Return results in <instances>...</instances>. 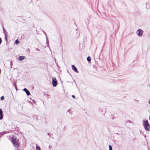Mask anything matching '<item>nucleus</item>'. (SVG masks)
Instances as JSON below:
<instances>
[{
    "instance_id": "16",
    "label": "nucleus",
    "mask_w": 150,
    "mask_h": 150,
    "mask_svg": "<svg viewBox=\"0 0 150 150\" xmlns=\"http://www.w3.org/2000/svg\"><path fill=\"white\" fill-rule=\"evenodd\" d=\"M4 98V96H2L1 97V100H3Z\"/></svg>"
},
{
    "instance_id": "8",
    "label": "nucleus",
    "mask_w": 150,
    "mask_h": 150,
    "mask_svg": "<svg viewBox=\"0 0 150 150\" xmlns=\"http://www.w3.org/2000/svg\"><path fill=\"white\" fill-rule=\"evenodd\" d=\"M72 70L76 72H78V71H77V69L76 67L74 66V65H72Z\"/></svg>"
},
{
    "instance_id": "21",
    "label": "nucleus",
    "mask_w": 150,
    "mask_h": 150,
    "mask_svg": "<svg viewBox=\"0 0 150 150\" xmlns=\"http://www.w3.org/2000/svg\"><path fill=\"white\" fill-rule=\"evenodd\" d=\"M10 63H11V65H12V63L11 62H10Z\"/></svg>"
},
{
    "instance_id": "22",
    "label": "nucleus",
    "mask_w": 150,
    "mask_h": 150,
    "mask_svg": "<svg viewBox=\"0 0 150 150\" xmlns=\"http://www.w3.org/2000/svg\"><path fill=\"white\" fill-rule=\"evenodd\" d=\"M47 134L48 135H49V133H47Z\"/></svg>"
},
{
    "instance_id": "18",
    "label": "nucleus",
    "mask_w": 150,
    "mask_h": 150,
    "mask_svg": "<svg viewBox=\"0 0 150 150\" xmlns=\"http://www.w3.org/2000/svg\"><path fill=\"white\" fill-rule=\"evenodd\" d=\"M72 97H73V98H75V96L74 95H72Z\"/></svg>"
},
{
    "instance_id": "17",
    "label": "nucleus",
    "mask_w": 150,
    "mask_h": 150,
    "mask_svg": "<svg viewBox=\"0 0 150 150\" xmlns=\"http://www.w3.org/2000/svg\"><path fill=\"white\" fill-rule=\"evenodd\" d=\"M1 42H2L1 39V38H0V44H1Z\"/></svg>"
},
{
    "instance_id": "7",
    "label": "nucleus",
    "mask_w": 150,
    "mask_h": 150,
    "mask_svg": "<svg viewBox=\"0 0 150 150\" xmlns=\"http://www.w3.org/2000/svg\"><path fill=\"white\" fill-rule=\"evenodd\" d=\"M25 57L24 56H19L18 58V59L20 61H22L24 59Z\"/></svg>"
},
{
    "instance_id": "26",
    "label": "nucleus",
    "mask_w": 150,
    "mask_h": 150,
    "mask_svg": "<svg viewBox=\"0 0 150 150\" xmlns=\"http://www.w3.org/2000/svg\"><path fill=\"white\" fill-rule=\"evenodd\" d=\"M15 88H16H16H17V87Z\"/></svg>"
},
{
    "instance_id": "11",
    "label": "nucleus",
    "mask_w": 150,
    "mask_h": 150,
    "mask_svg": "<svg viewBox=\"0 0 150 150\" xmlns=\"http://www.w3.org/2000/svg\"><path fill=\"white\" fill-rule=\"evenodd\" d=\"M46 40H47V46L48 47H49V42L48 40L47 37V38H46Z\"/></svg>"
},
{
    "instance_id": "23",
    "label": "nucleus",
    "mask_w": 150,
    "mask_h": 150,
    "mask_svg": "<svg viewBox=\"0 0 150 150\" xmlns=\"http://www.w3.org/2000/svg\"><path fill=\"white\" fill-rule=\"evenodd\" d=\"M149 119L150 120V115L149 117Z\"/></svg>"
},
{
    "instance_id": "3",
    "label": "nucleus",
    "mask_w": 150,
    "mask_h": 150,
    "mask_svg": "<svg viewBox=\"0 0 150 150\" xmlns=\"http://www.w3.org/2000/svg\"><path fill=\"white\" fill-rule=\"evenodd\" d=\"M52 82L54 87H56L57 86V81L55 77H53L52 78Z\"/></svg>"
},
{
    "instance_id": "24",
    "label": "nucleus",
    "mask_w": 150,
    "mask_h": 150,
    "mask_svg": "<svg viewBox=\"0 0 150 150\" xmlns=\"http://www.w3.org/2000/svg\"><path fill=\"white\" fill-rule=\"evenodd\" d=\"M14 85H15V86H16V83H15V84H14Z\"/></svg>"
},
{
    "instance_id": "5",
    "label": "nucleus",
    "mask_w": 150,
    "mask_h": 150,
    "mask_svg": "<svg viewBox=\"0 0 150 150\" xmlns=\"http://www.w3.org/2000/svg\"><path fill=\"white\" fill-rule=\"evenodd\" d=\"M3 115L1 109H0V120H1L3 119Z\"/></svg>"
},
{
    "instance_id": "9",
    "label": "nucleus",
    "mask_w": 150,
    "mask_h": 150,
    "mask_svg": "<svg viewBox=\"0 0 150 150\" xmlns=\"http://www.w3.org/2000/svg\"><path fill=\"white\" fill-rule=\"evenodd\" d=\"M3 30L4 31V33L5 39H6V41H7V35L6 34L5 30L4 27L3 26Z\"/></svg>"
},
{
    "instance_id": "15",
    "label": "nucleus",
    "mask_w": 150,
    "mask_h": 150,
    "mask_svg": "<svg viewBox=\"0 0 150 150\" xmlns=\"http://www.w3.org/2000/svg\"><path fill=\"white\" fill-rule=\"evenodd\" d=\"M1 133H2V134L3 135V134H4L6 133V131H4L3 132H1Z\"/></svg>"
},
{
    "instance_id": "4",
    "label": "nucleus",
    "mask_w": 150,
    "mask_h": 150,
    "mask_svg": "<svg viewBox=\"0 0 150 150\" xmlns=\"http://www.w3.org/2000/svg\"><path fill=\"white\" fill-rule=\"evenodd\" d=\"M143 31L141 29H139L137 30L136 33L138 36L142 35V34Z\"/></svg>"
},
{
    "instance_id": "6",
    "label": "nucleus",
    "mask_w": 150,
    "mask_h": 150,
    "mask_svg": "<svg viewBox=\"0 0 150 150\" xmlns=\"http://www.w3.org/2000/svg\"><path fill=\"white\" fill-rule=\"evenodd\" d=\"M23 91L25 92L28 96H29L30 95V93L29 91L26 88H24L23 89Z\"/></svg>"
},
{
    "instance_id": "13",
    "label": "nucleus",
    "mask_w": 150,
    "mask_h": 150,
    "mask_svg": "<svg viewBox=\"0 0 150 150\" xmlns=\"http://www.w3.org/2000/svg\"><path fill=\"white\" fill-rule=\"evenodd\" d=\"M109 150H112V146L110 145H109Z\"/></svg>"
},
{
    "instance_id": "12",
    "label": "nucleus",
    "mask_w": 150,
    "mask_h": 150,
    "mask_svg": "<svg viewBox=\"0 0 150 150\" xmlns=\"http://www.w3.org/2000/svg\"><path fill=\"white\" fill-rule=\"evenodd\" d=\"M36 150H40V147L37 146L36 147Z\"/></svg>"
},
{
    "instance_id": "2",
    "label": "nucleus",
    "mask_w": 150,
    "mask_h": 150,
    "mask_svg": "<svg viewBox=\"0 0 150 150\" xmlns=\"http://www.w3.org/2000/svg\"><path fill=\"white\" fill-rule=\"evenodd\" d=\"M143 126L145 130L149 131L150 128V126L147 120L143 121Z\"/></svg>"
},
{
    "instance_id": "19",
    "label": "nucleus",
    "mask_w": 150,
    "mask_h": 150,
    "mask_svg": "<svg viewBox=\"0 0 150 150\" xmlns=\"http://www.w3.org/2000/svg\"><path fill=\"white\" fill-rule=\"evenodd\" d=\"M44 34H45V35L46 36V38H47V35H46V33H45V32H44Z\"/></svg>"
},
{
    "instance_id": "20",
    "label": "nucleus",
    "mask_w": 150,
    "mask_h": 150,
    "mask_svg": "<svg viewBox=\"0 0 150 150\" xmlns=\"http://www.w3.org/2000/svg\"><path fill=\"white\" fill-rule=\"evenodd\" d=\"M2 134L1 133H0V137L2 135Z\"/></svg>"
},
{
    "instance_id": "10",
    "label": "nucleus",
    "mask_w": 150,
    "mask_h": 150,
    "mask_svg": "<svg viewBox=\"0 0 150 150\" xmlns=\"http://www.w3.org/2000/svg\"><path fill=\"white\" fill-rule=\"evenodd\" d=\"M87 61H88V62H90L91 61V58L89 56H88L87 58Z\"/></svg>"
},
{
    "instance_id": "1",
    "label": "nucleus",
    "mask_w": 150,
    "mask_h": 150,
    "mask_svg": "<svg viewBox=\"0 0 150 150\" xmlns=\"http://www.w3.org/2000/svg\"><path fill=\"white\" fill-rule=\"evenodd\" d=\"M11 141L12 144L13 146L15 147L16 150H18V147L19 146V144L18 142V141L14 137L11 138Z\"/></svg>"
},
{
    "instance_id": "14",
    "label": "nucleus",
    "mask_w": 150,
    "mask_h": 150,
    "mask_svg": "<svg viewBox=\"0 0 150 150\" xmlns=\"http://www.w3.org/2000/svg\"><path fill=\"white\" fill-rule=\"evenodd\" d=\"M19 43V41H18V40H16L15 43L16 44H18Z\"/></svg>"
},
{
    "instance_id": "25",
    "label": "nucleus",
    "mask_w": 150,
    "mask_h": 150,
    "mask_svg": "<svg viewBox=\"0 0 150 150\" xmlns=\"http://www.w3.org/2000/svg\"><path fill=\"white\" fill-rule=\"evenodd\" d=\"M144 137H146V135H145V136H144Z\"/></svg>"
}]
</instances>
